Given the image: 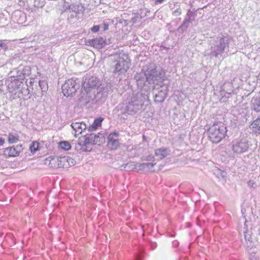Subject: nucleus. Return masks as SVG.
Here are the masks:
<instances>
[{"mask_svg": "<svg viewBox=\"0 0 260 260\" xmlns=\"http://www.w3.org/2000/svg\"><path fill=\"white\" fill-rule=\"evenodd\" d=\"M210 140L215 143H219L226 133V128L222 123H215L208 129Z\"/></svg>", "mask_w": 260, "mask_h": 260, "instance_id": "nucleus-3", "label": "nucleus"}, {"mask_svg": "<svg viewBox=\"0 0 260 260\" xmlns=\"http://www.w3.org/2000/svg\"><path fill=\"white\" fill-rule=\"evenodd\" d=\"M108 25H105L104 30H107L108 29Z\"/></svg>", "mask_w": 260, "mask_h": 260, "instance_id": "nucleus-43", "label": "nucleus"}, {"mask_svg": "<svg viewBox=\"0 0 260 260\" xmlns=\"http://www.w3.org/2000/svg\"><path fill=\"white\" fill-rule=\"evenodd\" d=\"M0 48L3 50V52H5L8 49V47L5 42L0 41Z\"/></svg>", "mask_w": 260, "mask_h": 260, "instance_id": "nucleus-37", "label": "nucleus"}, {"mask_svg": "<svg viewBox=\"0 0 260 260\" xmlns=\"http://www.w3.org/2000/svg\"><path fill=\"white\" fill-rule=\"evenodd\" d=\"M22 145H17L15 147L12 146L5 148L3 150V154L8 157L17 156L22 150Z\"/></svg>", "mask_w": 260, "mask_h": 260, "instance_id": "nucleus-11", "label": "nucleus"}, {"mask_svg": "<svg viewBox=\"0 0 260 260\" xmlns=\"http://www.w3.org/2000/svg\"><path fill=\"white\" fill-rule=\"evenodd\" d=\"M61 88L64 96H72L79 88V85H77L76 79L71 78L67 80Z\"/></svg>", "mask_w": 260, "mask_h": 260, "instance_id": "nucleus-7", "label": "nucleus"}, {"mask_svg": "<svg viewBox=\"0 0 260 260\" xmlns=\"http://www.w3.org/2000/svg\"><path fill=\"white\" fill-rule=\"evenodd\" d=\"M84 10L83 7L81 4H71V7L68 13H71L72 12H80Z\"/></svg>", "mask_w": 260, "mask_h": 260, "instance_id": "nucleus-22", "label": "nucleus"}, {"mask_svg": "<svg viewBox=\"0 0 260 260\" xmlns=\"http://www.w3.org/2000/svg\"><path fill=\"white\" fill-rule=\"evenodd\" d=\"M85 136L87 138L88 142H89V144H91V145L94 144L95 140V134H94L93 133L90 134H87L85 135Z\"/></svg>", "mask_w": 260, "mask_h": 260, "instance_id": "nucleus-26", "label": "nucleus"}, {"mask_svg": "<svg viewBox=\"0 0 260 260\" xmlns=\"http://www.w3.org/2000/svg\"><path fill=\"white\" fill-rule=\"evenodd\" d=\"M129 167L128 168V169H126V170H128V169H129Z\"/></svg>", "mask_w": 260, "mask_h": 260, "instance_id": "nucleus-49", "label": "nucleus"}, {"mask_svg": "<svg viewBox=\"0 0 260 260\" xmlns=\"http://www.w3.org/2000/svg\"><path fill=\"white\" fill-rule=\"evenodd\" d=\"M89 145L85 136L81 137L79 138L77 143H75V148L76 150H82L84 152L89 151L91 150L88 149L87 145Z\"/></svg>", "mask_w": 260, "mask_h": 260, "instance_id": "nucleus-12", "label": "nucleus"}, {"mask_svg": "<svg viewBox=\"0 0 260 260\" xmlns=\"http://www.w3.org/2000/svg\"><path fill=\"white\" fill-rule=\"evenodd\" d=\"M31 2H32V0H20L19 2V5L20 6L24 7L25 6V4H27V6H31Z\"/></svg>", "mask_w": 260, "mask_h": 260, "instance_id": "nucleus-34", "label": "nucleus"}, {"mask_svg": "<svg viewBox=\"0 0 260 260\" xmlns=\"http://www.w3.org/2000/svg\"><path fill=\"white\" fill-rule=\"evenodd\" d=\"M14 18L18 23H23L24 22V14L20 11L15 12Z\"/></svg>", "mask_w": 260, "mask_h": 260, "instance_id": "nucleus-24", "label": "nucleus"}, {"mask_svg": "<svg viewBox=\"0 0 260 260\" xmlns=\"http://www.w3.org/2000/svg\"><path fill=\"white\" fill-rule=\"evenodd\" d=\"M128 165H129L128 164H125V167H124V168H126V167H127Z\"/></svg>", "mask_w": 260, "mask_h": 260, "instance_id": "nucleus-48", "label": "nucleus"}, {"mask_svg": "<svg viewBox=\"0 0 260 260\" xmlns=\"http://www.w3.org/2000/svg\"><path fill=\"white\" fill-rule=\"evenodd\" d=\"M231 38L227 35L211 37L208 41V46L204 51V55L211 58L222 57L225 51L228 50Z\"/></svg>", "mask_w": 260, "mask_h": 260, "instance_id": "nucleus-1", "label": "nucleus"}, {"mask_svg": "<svg viewBox=\"0 0 260 260\" xmlns=\"http://www.w3.org/2000/svg\"><path fill=\"white\" fill-rule=\"evenodd\" d=\"M90 44L98 49L103 47L106 45V42L103 38L100 37L91 40Z\"/></svg>", "mask_w": 260, "mask_h": 260, "instance_id": "nucleus-18", "label": "nucleus"}, {"mask_svg": "<svg viewBox=\"0 0 260 260\" xmlns=\"http://www.w3.org/2000/svg\"><path fill=\"white\" fill-rule=\"evenodd\" d=\"M71 7V5H70L69 3L64 2L63 5V8L64 12H68Z\"/></svg>", "mask_w": 260, "mask_h": 260, "instance_id": "nucleus-38", "label": "nucleus"}, {"mask_svg": "<svg viewBox=\"0 0 260 260\" xmlns=\"http://www.w3.org/2000/svg\"><path fill=\"white\" fill-rule=\"evenodd\" d=\"M181 10L180 8H178L176 10L173 11L172 14L175 16H179L181 14Z\"/></svg>", "mask_w": 260, "mask_h": 260, "instance_id": "nucleus-39", "label": "nucleus"}, {"mask_svg": "<svg viewBox=\"0 0 260 260\" xmlns=\"http://www.w3.org/2000/svg\"><path fill=\"white\" fill-rule=\"evenodd\" d=\"M95 139L94 144L100 145L104 140V136L103 134L99 133L98 135L95 134Z\"/></svg>", "mask_w": 260, "mask_h": 260, "instance_id": "nucleus-27", "label": "nucleus"}, {"mask_svg": "<svg viewBox=\"0 0 260 260\" xmlns=\"http://www.w3.org/2000/svg\"><path fill=\"white\" fill-rule=\"evenodd\" d=\"M155 164L151 162L144 163L145 171H152V169Z\"/></svg>", "mask_w": 260, "mask_h": 260, "instance_id": "nucleus-33", "label": "nucleus"}, {"mask_svg": "<svg viewBox=\"0 0 260 260\" xmlns=\"http://www.w3.org/2000/svg\"><path fill=\"white\" fill-rule=\"evenodd\" d=\"M244 236L246 242L247 247L251 248L254 246V243L252 241L251 232H244Z\"/></svg>", "mask_w": 260, "mask_h": 260, "instance_id": "nucleus-21", "label": "nucleus"}, {"mask_svg": "<svg viewBox=\"0 0 260 260\" xmlns=\"http://www.w3.org/2000/svg\"><path fill=\"white\" fill-rule=\"evenodd\" d=\"M143 71L144 73H137L135 76V79L138 85L143 86L146 81L149 84H157V82L163 80V72L157 70V67L154 64L150 63L146 65L144 67Z\"/></svg>", "mask_w": 260, "mask_h": 260, "instance_id": "nucleus-2", "label": "nucleus"}, {"mask_svg": "<svg viewBox=\"0 0 260 260\" xmlns=\"http://www.w3.org/2000/svg\"><path fill=\"white\" fill-rule=\"evenodd\" d=\"M39 144L38 142H34L29 147V149L32 153L36 152L39 149Z\"/></svg>", "mask_w": 260, "mask_h": 260, "instance_id": "nucleus-30", "label": "nucleus"}, {"mask_svg": "<svg viewBox=\"0 0 260 260\" xmlns=\"http://www.w3.org/2000/svg\"><path fill=\"white\" fill-rule=\"evenodd\" d=\"M100 26L99 25H94L91 28V30L92 32H96L99 30Z\"/></svg>", "mask_w": 260, "mask_h": 260, "instance_id": "nucleus-40", "label": "nucleus"}, {"mask_svg": "<svg viewBox=\"0 0 260 260\" xmlns=\"http://www.w3.org/2000/svg\"><path fill=\"white\" fill-rule=\"evenodd\" d=\"M145 166L144 165V163H143V164L138 163V164H136V165H135V168L136 169H138V170L145 171Z\"/></svg>", "mask_w": 260, "mask_h": 260, "instance_id": "nucleus-36", "label": "nucleus"}, {"mask_svg": "<svg viewBox=\"0 0 260 260\" xmlns=\"http://www.w3.org/2000/svg\"><path fill=\"white\" fill-rule=\"evenodd\" d=\"M255 133H260V116L250 125Z\"/></svg>", "mask_w": 260, "mask_h": 260, "instance_id": "nucleus-23", "label": "nucleus"}, {"mask_svg": "<svg viewBox=\"0 0 260 260\" xmlns=\"http://www.w3.org/2000/svg\"><path fill=\"white\" fill-rule=\"evenodd\" d=\"M82 85L87 92L95 89L97 90V92H99L103 88L99 80L97 78L94 77H92L88 79H86Z\"/></svg>", "mask_w": 260, "mask_h": 260, "instance_id": "nucleus-8", "label": "nucleus"}, {"mask_svg": "<svg viewBox=\"0 0 260 260\" xmlns=\"http://www.w3.org/2000/svg\"><path fill=\"white\" fill-rule=\"evenodd\" d=\"M60 147L61 149L65 150H68L71 148L70 144L67 141H62L59 143Z\"/></svg>", "mask_w": 260, "mask_h": 260, "instance_id": "nucleus-28", "label": "nucleus"}, {"mask_svg": "<svg viewBox=\"0 0 260 260\" xmlns=\"http://www.w3.org/2000/svg\"><path fill=\"white\" fill-rule=\"evenodd\" d=\"M118 107H117L114 110V111H119V109H118Z\"/></svg>", "mask_w": 260, "mask_h": 260, "instance_id": "nucleus-44", "label": "nucleus"}, {"mask_svg": "<svg viewBox=\"0 0 260 260\" xmlns=\"http://www.w3.org/2000/svg\"><path fill=\"white\" fill-rule=\"evenodd\" d=\"M165 0H156L155 2V3L156 4H161Z\"/></svg>", "mask_w": 260, "mask_h": 260, "instance_id": "nucleus-42", "label": "nucleus"}, {"mask_svg": "<svg viewBox=\"0 0 260 260\" xmlns=\"http://www.w3.org/2000/svg\"><path fill=\"white\" fill-rule=\"evenodd\" d=\"M102 121L103 118L101 117L95 119L94 120V122H93L92 124L87 127L88 131L89 132H92L98 128V127L100 126L101 125Z\"/></svg>", "mask_w": 260, "mask_h": 260, "instance_id": "nucleus-19", "label": "nucleus"}, {"mask_svg": "<svg viewBox=\"0 0 260 260\" xmlns=\"http://www.w3.org/2000/svg\"><path fill=\"white\" fill-rule=\"evenodd\" d=\"M251 260H257L256 258H255L254 257H251Z\"/></svg>", "mask_w": 260, "mask_h": 260, "instance_id": "nucleus-46", "label": "nucleus"}, {"mask_svg": "<svg viewBox=\"0 0 260 260\" xmlns=\"http://www.w3.org/2000/svg\"><path fill=\"white\" fill-rule=\"evenodd\" d=\"M49 162L48 165L50 167L64 168L67 167L66 162H68L69 165L70 162L73 164V159L69 158L68 156H60L55 157H49L45 160V164Z\"/></svg>", "mask_w": 260, "mask_h": 260, "instance_id": "nucleus-6", "label": "nucleus"}, {"mask_svg": "<svg viewBox=\"0 0 260 260\" xmlns=\"http://www.w3.org/2000/svg\"><path fill=\"white\" fill-rule=\"evenodd\" d=\"M249 147L248 141L246 139H242L236 142L233 145V150L237 153H242L246 151Z\"/></svg>", "mask_w": 260, "mask_h": 260, "instance_id": "nucleus-10", "label": "nucleus"}, {"mask_svg": "<svg viewBox=\"0 0 260 260\" xmlns=\"http://www.w3.org/2000/svg\"><path fill=\"white\" fill-rule=\"evenodd\" d=\"M132 21H133L134 23H135V20H134V18H133V19H132Z\"/></svg>", "mask_w": 260, "mask_h": 260, "instance_id": "nucleus-47", "label": "nucleus"}, {"mask_svg": "<svg viewBox=\"0 0 260 260\" xmlns=\"http://www.w3.org/2000/svg\"><path fill=\"white\" fill-rule=\"evenodd\" d=\"M190 22V17L189 15L186 17L183 23L180 26V28L182 29H186L188 26Z\"/></svg>", "mask_w": 260, "mask_h": 260, "instance_id": "nucleus-29", "label": "nucleus"}, {"mask_svg": "<svg viewBox=\"0 0 260 260\" xmlns=\"http://www.w3.org/2000/svg\"><path fill=\"white\" fill-rule=\"evenodd\" d=\"M39 85L43 91L48 88L47 83L45 81H39Z\"/></svg>", "mask_w": 260, "mask_h": 260, "instance_id": "nucleus-35", "label": "nucleus"}, {"mask_svg": "<svg viewBox=\"0 0 260 260\" xmlns=\"http://www.w3.org/2000/svg\"><path fill=\"white\" fill-rule=\"evenodd\" d=\"M136 260H141L139 256H137L136 258Z\"/></svg>", "mask_w": 260, "mask_h": 260, "instance_id": "nucleus-45", "label": "nucleus"}, {"mask_svg": "<svg viewBox=\"0 0 260 260\" xmlns=\"http://www.w3.org/2000/svg\"><path fill=\"white\" fill-rule=\"evenodd\" d=\"M31 6H34L35 7H42L44 6V3L40 0H32Z\"/></svg>", "mask_w": 260, "mask_h": 260, "instance_id": "nucleus-31", "label": "nucleus"}, {"mask_svg": "<svg viewBox=\"0 0 260 260\" xmlns=\"http://www.w3.org/2000/svg\"><path fill=\"white\" fill-rule=\"evenodd\" d=\"M143 103L142 101L132 98L131 100L128 103L122 106L120 108V114L121 115H133L138 112L142 108Z\"/></svg>", "mask_w": 260, "mask_h": 260, "instance_id": "nucleus-4", "label": "nucleus"}, {"mask_svg": "<svg viewBox=\"0 0 260 260\" xmlns=\"http://www.w3.org/2000/svg\"><path fill=\"white\" fill-rule=\"evenodd\" d=\"M71 126L75 131V137H77V135L81 134L83 131L88 128L83 122H73Z\"/></svg>", "mask_w": 260, "mask_h": 260, "instance_id": "nucleus-14", "label": "nucleus"}, {"mask_svg": "<svg viewBox=\"0 0 260 260\" xmlns=\"http://www.w3.org/2000/svg\"><path fill=\"white\" fill-rule=\"evenodd\" d=\"M80 12H72L68 13V20L71 21L73 19L79 15Z\"/></svg>", "mask_w": 260, "mask_h": 260, "instance_id": "nucleus-32", "label": "nucleus"}, {"mask_svg": "<svg viewBox=\"0 0 260 260\" xmlns=\"http://www.w3.org/2000/svg\"><path fill=\"white\" fill-rule=\"evenodd\" d=\"M5 143V139L2 137H0V146H2Z\"/></svg>", "mask_w": 260, "mask_h": 260, "instance_id": "nucleus-41", "label": "nucleus"}, {"mask_svg": "<svg viewBox=\"0 0 260 260\" xmlns=\"http://www.w3.org/2000/svg\"><path fill=\"white\" fill-rule=\"evenodd\" d=\"M252 108L256 112L260 111V96L253 98L251 100Z\"/></svg>", "mask_w": 260, "mask_h": 260, "instance_id": "nucleus-20", "label": "nucleus"}, {"mask_svg": "<svg viewBox=\"0 0 260 260\" xmlns=\"http://www.w3.org/2000/svg\"><path fill=\"white\" fill-rule=\"evenodd\" d=\"M22 80L17 78V75H11L6 80V85L10 92H13L16 90H19L21 85Z\"/></svg>", "mask_w": 260, "mask_h": 260, "instance_id": "nucleus-9", "label": "nucleus"}, {"mask_svg": "<svg viewBox=\"0 0 260 260\" xmlns=\"http://www.w3.org/2000/svg\"><path fill=\"white\" fill-rule=\"evenodd\" d=\"M15 72L17 73V78L23 80L26 76H28L30 74L31 71L30 68L26 66L21 71H17V69H15L11 73H14Z\"/></svg>", "mask_w": 260, "mask_h": 260, "instance_id": "nucleus-16", "label": "nucleus"}, {"mask_svg": "<svg viewBox=\"0 0 260 260\" xmlns=\"http://www.w3.org/2000/svg\"><path fill=\"white\" fill-rule=\"evenodd\" d=\"M114 136L117 137L118 135L117 133H111L109 135L108 139V146L111 149H116L119 146V142L117 139L114 138Z\"/></svg>", "mask_w": 260, "mask_h": 260, "instance_id": "nucleus-15", "label": "nucleus"}, {"mask_svg": "<svg viewBox=\"0 0 260 260\" xmlns=\"http://www.w3.org/2000/svg\"><path fill=\"white\" fill-rule=\"evenodd\" d=\"M168 89L166 86L161 87L159 90H155L153 93L155 94V102L156 103L162 102L166 98Z\"/></svg>", "mask_w": 260, "mask_h": 260, "instance_id": "nucleus-13", "label": "nucleus"}, {"mask_svg": "<svg viewBox=\"0 0 260 260\" xmlns=\"http://www.w3.org/2000/svg\"><path fill=\"white\" fill-rule=\"evenodd\" d=\"M19 137L16 134L10 133L8 135V141L10 144H13L19 141Z\"/></svg>", "mask_w": 260, "mask_h": 260, "instance_id": "nucleus-25", "label": "nucleus"}, {"mask_svg": "<svg viewBox=\"0 0 260 260\" xmlns=\"http://www.w3.org/2000/svg\"><path fill=\"white\" fill-rule=\"evenodd\" d=\"M116 63L114 66L113 73L119 74H124L130 67V60L124 54L116 55L115 57Z\"/></svg>", "mask_w": 260, "mask_h": 260, "instance_id": "nucleus-5", "label": "nucleus"}, {"mask_svg": "<svg viewBox=\"0 0 260 260\" xmlns=\"http://www.w3.org/2000/svg\"><path fill=\"white\" fill-rule=\"evenodd\" d=\"M170 152L171 151L169 148L161 147L160 148L156 149L155 150V155L159 159H162L166 157L169 155H170Z\"/></svg>", "mask_w": 260, "mask_h": 260, "instance_id": "nucleus-17", "label": "nucleus"}]
</instances>
